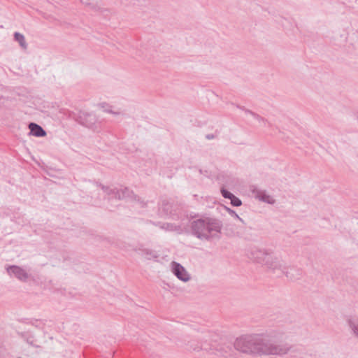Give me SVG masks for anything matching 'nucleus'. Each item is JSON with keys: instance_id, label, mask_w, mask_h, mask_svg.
<instances>
[{"instance_id": "c85d7f7f", "label": "nucleus", "mask_w": 358, "mask_h": 358, "mask_svg": "<svg viewBox=\"0 0 358 358\" xmlns=\"http://www.w3.org/2000/svg\"><path fill=\"white\" fill-rule=\"evenodd\" d=\"M153 257H157V255H152Z\"/></svg>"}, {"instance_id": "2eb2a0df", "label": "nucleus", "mask_w": 358, "mask_h": 358, "mask_svg": "<svg viewBox=\"0 0 358 358\" xmlns=\"http://www.w3.org/2000/svg\"><path fill=\"white\" fill-rule=\"evenodd\" d=\"M99 106L103 109L104 112L112 113L114 115H120V112H115L112 110V106L108 104L107 103H101L99 104Z\"/></svg>"}, {"instance_id": "ddd939ff", "label": "nucleus", "mask_w": 358, "mask_h": 358, "mask_svg": "<svg viewBox=\"0 0 358 358\" xmlns=\"http://www.w3.org/2000/svg\"><path fill=\"white\" fill-rule=\"evenodd\" d=\"M157 225L165 231H176L178 234H182V232L181 226L177 225L176 224L159 222Z\"/></svg>"}, {"instance_id": "b1692460", "label": "nucleus", "mask_w": 358, "mask_h": 358, "mask_svg": "<svg viewBox=\"0 0 358 358\" xmlns=\"http://www.w3.org/2000/svg\"><path fill=\"white\" fill-rule=\"evenodd\" d=\"M27 342H28V343H29L30 345H33V346H34L36 348L39 347L38 345H34V343L32 341H30L29 339L27 340Z\"/></svg>"}, {"instance_id": "7c9ffc66", "label": "nucleus", "mask_w": 358, "mask_h": 358, "mask_svg": "<svg viewBox=\"0 0 358 358\" xmlns=\"http://www.w3.org/2000/svg\"><path fill=\"white\" fill-rule=\"evenodd\" d=\"M109 358H113V357H109Z\"/></svg>"}, {"instance_id": "4be33fe9", "label": "nucleus", "mask_w": 358, "mask_h": 358, "mask_svg": "<svg viewBox=\"0 0 358 358\" xmlns=\"http://www.w3.org/2000/svg\"><path fill=\"white\" fill-rule=\"evenodd\" d=\"M215 138V136L213 134H208L206 135V138L208 139V140H211V139H213Z\"/></svg>"}, {"instance_id": "c756f323", "label": "nucleus", "mask_w": 358, "mask_h": 358, "mask_svg": "<svg viewBox=\"0 0 358 358\" xmlns=\"http://www.w3.org/2000/svg\"><path fill=\"white\" fill-rule=\"evenodd\" d=\"M1 98H3V96H0V99H1Z\"/></svg>"}, {"instance_id": "9b49d317", "label": "nucleus", "mask_w": 358, "mask_h": 358, "mask_svg": "<svg viewBox=\"0 0 358 358\" xmlns=\"http://www.w3.org/2000/svg\"><path fill=\"white\" fill-rule=\"evenodd\" d=\"M173 206L171 202L166 199L163 200L162 202L161 207L159 209L160 216H168L173 214Z\"/></svg>"}, {"instance_id": "1a4fd4ad", "label": "nucleus", "mask_w": 358, "mask_h": 358, "mask_svg": "<svg viewBox=\"0 0 358 358\" xmlns=\"http://www.w3.org/2000/svg\"><path fill=\"white\" fill-rule=\"evenodd\" d=\"M251 192L255 198L261 201L269 204H273L275 202V200L272 196L268 195L264 190L259 189L256 187H252Z\"/></svg>"}, {"instance_id": "aec40b11", "label": "nucleus", "mask_w": 358, "mask_h": 358, "mask_svg": "<svg viewBox=\"0 0 358 358\" xmlns=\"http://www.w3.org/2000/svg\"><path fill=\"white\" fill-rule=\"evenodd\" d=\"M227 210L228 212L229 213L230 215L234 216L236 219H238V220H240L241 222H243V220L242 218H241L236 213V212L234 210H231L230 208H227Z\"/></svg>"}, {"instance_id": "9d476101", "label": "nucleus", "mask_w": 358, "mask_h": 358, "mask_svg": "<svg viewBox=\"0 0 358 358\" xmlns=\"http://www.w3.org/2000/svg\"><path fill=\"white\" fill-rule=\"evenodd\" d=\"M30 130L29 134L36 137H44L46 136V131L39 124L30 122L28 125Z\"/></svg>"}, {"instance_id": "a878e982", "label": "nucleus", "mask_w": 358, "mask_h": 358, "mask_svg": "<svg viewBox=\"0 0 358 358\" xmlns=\"http://www.w3.org/2000/svg\"><path fill=\"white\" fill-rule=\"evenodd\" d=\"M143 203L142 207H144L145 206V203L141 202Z\"/></svg>"}, {"instance_id": "f257e3e1", "label": "nucleus", "mask_w": 358, "mask_h": 358, "mask_svg": "<svg viewBox=\"0 0 358 358\" xmlns=\"http://www.w3.org/2000/svg\"><path fill=\"white\" fill-rule=\"evenodd\" d=\"M234 348L243 353L259 355L282 356L290 350L287 343L280 341L275 336L267 334L241 336L235 341Z\"/></svg>"}, {"instance_id": "6e6552de", "label": "nucleus", "mask_w": 358, "mask_h": 358, "mask_svg": "<svg viewBox=\"0 0 358 358\" xmlns=\"http://www.w3.org/2000/svg\"><path fill=\"white\" fill-rule=\"evenodd\" d=\"M171 269L173 274L181 281L187 282L190 280V275L186 269L179 263L172 262Z\"/></svg>"}, {"instance_id": "412c9836", "label": "nucleus", "mask_w": 358, "mask_h": 358, "mask_svg": "<svg viewBox=\"0 0 358 358\" xmlns=\"http://www.w3.org/2000/svg\"><path fill=\"white\" fill-rule=\"evenodd\" d=\"M252 115L259 122H266V120L265 118L261 117L260 115H259L257 113H252Z\"/></svg>"}, {"instance_id": "dca6fc26", "label": "nucleus", "mask_w": 358, "mask_h": 358, "mask_svg": "<svg viewBox=\"0 0 358 358\" xmlns=\"http://www.w3.org/2000/svg\"><path fill=\"white\" fill-rule=\"evenodd\" d=\"M15 40L19 42V43L20 44V45L22 47L26 48L24 36L22 34H21L20 33H15Z\"/></svg>"}, {"instance_id": "bb28decb", "label": "nucleus", "mask_w": 358, "mask_h": 358, "mask_svg": "<svg viewBox=\"0 0 358 358\" xmlns=\"http://www.w3.org/2000/svg\"><path fill=\"white\" fill-rule=\"evenodd\" d=\"M106 240L108 242H110V241L109 240V238H106Z\"/></svg>"}, {"instance_id": "a211bd4d", "label": "nucleus", "mask_w": 358, "mask_h": 358, "mask_svg": "<svg viewBox=\"0 0 358 358\" xmlns=\"http://www.w3.org/2000/svg\"><path fill=\"white\" fill-rule=\"evenodd\" d=\"M349 325L354 334L358 336V323L352 321V320H350Z\"/></svg>"}, {"instance_id": "f03ea898", "label": "nucleus", "mask_w": 358, "mask_h": 358, "mask_svg": "<svg viewBox=\"0 0 358 358\" xmlns=\"http://www.w3.org/2000/svg\"><path fill=\"white\" fill-rule=\"evenodd\" d=\"M192 234L201 241H210L220 238L222 228L220 220L213 217H203L193 220L190 223Z\"/></svg>"}, {"instance_id": "20e7f679", "label": "nucleus", "mask_w": 358, "mask_h": 358, "mask_svg": "<svg viewBox=\"0 0 358 358\" xmlns=\"http://www.w3.org/2000/svg\"><path fill=\"white\" fill-rule=\"evenodd\" d=\"M185 349L188 351L199 352L201 350H205L207 352L211 351L212 348L208 347L207 345L200 343V341L198 339V336L195 338L185 336L182 341V345Z\"/></svg>"}, {"instance_id": "39448f33", "label": "nucleus", "mask_w": 358, "mask_h": 358, "mask_svg": "<svg viewBox=\"0 0 358 358\" xmlns=\"http://www.w3.org/2000/svg\"><path fill=\"white\" fill-rule=\"evenodd\" d=\"M101 189L106 192L108 195L115 194V197L118 199H124L126 198L131 197L134 200L140 201V198L135 195L131 191H130L128 188H124L123 190L116 192L115 189H110L109 187H106L103 185H100Z\"/></svg>"}, {"instance_id": "5701e85b", "label": "nucleus", "mask_w": 358, "mask_h": 358, "mask_svg": "<svg viewBox=\"0 0 358 358\" xmlns=\"http://www.w3.org/2000/svg\"><path fill=\"white\" fill-rule=\"evenodd\" d=\"M243 110H245V113H249L252 115V113H255L254 112L251 111L250 110H248V109H244V108H242Z\"/></svg>"}, {"instance_id": "4468645a", "label": "nucleus", "mask_w": 358, "mask_h": 358, "mask_svg": "<svg viewBox=\"0 0 358 358\" xmlns=\"http://www.w3.org/2000/svg\"><path fill=\"white\" fill-rule=\"evenodd\" d=\"M218 354L224 357H231L234 352V349L231 345H223L214 348Z\"/></svg>"}, {"instance_id": "6ab92c4d", "label": "nucleus", "mask_w": 358, "mask_h": 358, "mask_svg": "<svg viewBox=\"0 0 358 358\" xmlns=\"http://www.w3.org/2000/svg\"><path fill=\"white\" fill-rule=\"evenodd\" d=\"M221 193L224 198L229 199H231V197L234 195L231 192L224 188L221 189Z\"/></svg>"}, {"instance_id": "f8f14e48", "label": "nucleus", "mask_w": 358, "mask_h": 358, "mask_svg": "<svg viewBox=\"0 0 358 358\" xmlns=\"http://www.w3.org/2000/svg\"><path fill=\"white\" fill-rule=\"evenodd\" d=\"M198 339L200 341V343H203L204 345H207L208 347H211V350H213L215 348L214 345L213 344V341H215L213 338V335L210 333L201 334L198 335Z\"/></svg>"}, {"instance_id": "393cba45", "label": "nucleus", "mask_w": 358, "mask_h": 358, "mask_svg": "<svg viewBox=\"0 0 358 358\" xmlns=\"http://www.w3.org/2000/svg\"><path fill=\"white\" fill-rule=\"evenodd\" d=\"M146 255H152V252H150V253L148 252V251L146 250Z\"/></svg>"}, {"instance_id": "0eeeda50", "label": "nucleus", "mask_w": 358, "mask_h": 358, "mask_svg": "<svg viewBox=\"0 0 358 358\" xmlns=\"http://www.w3.org/2000/svg\"><path fill=\"white\" fill-rule=\"evenodd\" d=\"M249 257L257 263L265 265V263L271 259V253L265 250L255 248L251 250Z\"/></svg>"}, {"instance_id": "7ed1b4c3", "label": "nucleus", "mask_w": 358, "mask_h": 358, "mask_svg": "<svg viewBox=\"0 0 358 358\" xmlns=\"http://www.w3.org/2000/svg\"><path fill=\"white\" fill-rule=\"evenodd\" d=\"M268 268L276 273L278 275L285 274L290 280L299 279L301 275V271L299 269L287 267L285 262L280 258L273 257L271 253V259L265 263Z\"/></svg>"}, {"instance_id": "423d86ee", "label": "nucleus", "mask_w": 358, "mask_h": 358, "mask_svg": "<svg viewBox=\"0 0 358 358\" xmlns=\"http://www.w3.org/2000/svg\"><path fill=\"white\" fill-rule=\"evenodd\" d=\"M6 271L9 275H13L21 282H27L29 277V275L24 268L17 265L8 266Z\"/></svg>"}, {"instance_id": "cd10ccee", "label": "nucleus", "mask_w": 358, "mask_h": 358, "mask_svg": "<svg viewBox=\"0 0 358 358\" xmlns=\"http://www.w3.org/2000/svg\"><path fill=\"white\" fill-rule=\"evenodd\" d=\"M87 116H89V117H92V115H87Z\"/></svg>"}, {"instance_id": "f3484780", "label": "nucleus", "mask_w": 358, "mask_h": 358, "mask_svg": "<svg viewBox=\"0 0 358 358\" xmlns=\"http://www.w3.org/2000/svg\"><path fill=\"white\" fill-rule=\"evenodd\" d=\"M231 201V204L233 206H235V207H238V206H241L242 205V201L241 200L236 197L235 195H234L231 199H230Z\"/></svg>"}]
</instances>
